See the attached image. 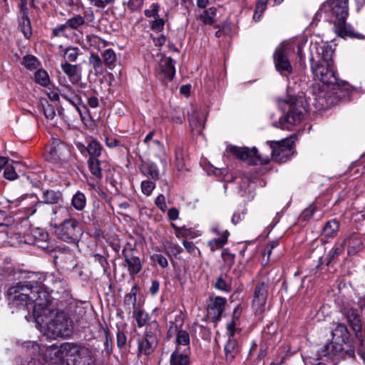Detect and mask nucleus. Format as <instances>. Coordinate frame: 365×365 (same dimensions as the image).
<instances>
[{"label":"nucleus","instance_id":"obj_1","mask_svg":"<svg viewBox=\"0 0 365 365\" xmlns=\"http://www.w3.org/2000/svg\"><path fill=\"white\" fill-rule=\"evenodd\" d=\"M32 283L24 284L21 282L11 285L8 291L9 305L11 313L23 311L28 312L24 317L30 322L41 312L42 307L49 303L50 297L46 292L35 293L32 292Z\"/></svg>","mask_w":365,"mask_h":365},{"label":"nucleus","instance_id":"obj_2","mask_svg":"<svg viewBox=\"0 0 365 365\" xmlns=\"http://www.w3.org/2000/svg\"><path fill=\"white\" fill-rule=\"evenodd\" d=\"M42 308L34 320L41 328H46L49 337L66 338L72 334L73 323L65 312L56 309L50 299L49 303Z\"/></svg>","mask_w":365,"mask_h":365},{"label":"nucleus","instance_id":"obj_3","mask_svg":"<svg viewBox=\"0 0 365 365\" xmlns=\"http://www.w3.org/2000/svg\"><path fill=\"white\" fill-rule=\"evenodd\" d=\"M72 210L60 206L53 210V223L55 232L63 241L76 243L81 238L83 231L79 222L71 217Z\"/></svg>","mask_w":365,"mask_h":365},{"label":"nucleus","instance_id":"obj_4","mask_svg":"<svg viewBox=\"0 0 365 365\" xmlns=\"http://www.w3.org/2000/svg\"><path fill=\"white\" fill-rule=\"evenodd\" d=\"M349 0H328L319 9L317 16L324 17L326 20L334 23L335 31L339 36L347 34L346 20L349 14Z\"/></svg>","mask_w":365,"mask_h":365},{"label":"nucleus","instance_id":"obj_5","mask_svg":"<svg viewBox=\"0 0 365 365\" xmlns=\"http://www.w3.org/2000/svg\"><path fill=\"white\" fill-rule=\"evenodd\" d=\"M62 351L64 363L61 365H86L91 361V351L83 343H62Z\"/></svg>","mask_w":365,"mask_h":365},{"label":"nucleus","instance_id":"obj_6","mask_svg":"<svg viewBox=\"0 0 365 365\" xmlns=\"http://www.w3.org/2000/svg\"><path fill=\"white\" fill-rule=\"evenodd\" d=\"M286 102L289 104V108L287 113L279 118V124L282 129L290 130L293 125L302 120L307 113L308 104L301 97H290Z\"/></svg>","mask_w":365,"mask_h":365},{"label":"nucleus","instance_id":"obj_7","mask_svg":"<svg viewBox=\"0 0 365 365\" xmlns=\"http://www.w3.org/2000/svg\"><path fill=\"white\" fill-rule=\"evenodd\" d=\"M161 335L160 326L156 320L148 323L145 329V336L138 341V355L149 356L158 346Z\"/></svg>","mask_w":365,"mask_h":365},{"label":"nucleus","instance_id":"obj_8","mask_svg":"<svg viewBox=\"0 0 365 365\" xmlns=\"http://www.w3.org/2000/svg\"><path fill=\"white\" fill-rule=\"evenodd\" d=\"M312 71L314 78L325 85L343 87L346 82L340 81L334 68V66L318 61L315 65L312 66Z\"/></svg>","mask_w":365,"mask_h":365},{"label":"nucleus","instance_id":"obj_9","mask_svg":"<svg viewBox=\"0 0 365 365\" xmlns=\"http://www.w3.org/2000/svg\"><path fill=\"white\" fill-rule=\"evenodd\" d=\"M227 150L238 159L247 161L251 165H266L269 162V156L259 154L255 147L250 149L247 147L231 145Z\"/></svg>","mask_w":365,"mask_h":365},{"label":"nucleus","instance_id":"obj_10","mask_svg":"<svg viewBox=\"0 0 365 365\" xmlns=\"http://www.w3.org/2000/svg\"><path fill=\"white\" fill-rule=\"evenodd\" d=\"M294 50L293 44L286 43L278 46L274 53V62L276 70L284 76H287L293 72V68L289 62V57Z\"/></svg>","mask_w":365,"mask_h":365},{"label":"nucleus","instance_id":"obj_11","mask_svg":"<svg viewBox=\"0 0 365 365\" xmlns=\"http://www.w3.org/2000/svg\"><path fill=\"white\" fill-rule=\"evenodd\" d=\"M346 354L347 351H344L342 344L331 340L318 351L317 359L336 365V362Z\"/></svg>","mask_w":365,"mask_h":365},{"label":"nucleus","instance_id":"obj_12","mask_svg":"<svg viewBox=\"0 0 365 365\" xmlns=\"http://www.w3.org/2000/svg\"><path fill=\"white\" fill-rule=\"evenodd\" d=\"M272 158L277 163L287 161L294 153V140L292 138H286L281 141H272Z\"/></svg>","mask_w":365,"mask_h":365},{"label":"nucleus","instance_id":"obj_13","mask_svg":"<svg viewBox=\"0 0 365 365\" xmlns=\"http://www.w3.org/2000/svg\"><path fill=\"white\" fill-rule=\"evenodd\" d=\"M184 324L183 317L181 314L175 316V321L170 322L168 334L175 332V344L176 348L180 349V346H185L184 351H189L190 349V335L187 331L181 329Z\"/></svg>","mask_w":365,"mask_h":365},{"label":"nucleus","instance_id":"obj_14","mask_svg":"<svg viewBox=\"0 0 365 365\" xmlns=\"http://www.w3.org/2000/svg\"><path fill=\"white\" fill-rule=\"evenodd\" d=\"M31 349H33V353L41 351L43 359L46 361L56 365H61L62 363H64V354H63L62 351V344L59 346L53 344L41 349L38 344L32 342Z\"/></svg>","mask_w":365,"mask_h":365},{"label":"nucleus","instance_id":"obj_15","mask_svg":"<svg viewBox=\"0 0 365 365\" xmlns=\"http://www.w3.org/2000/svg\"><path fill=\"white\" fill-rule=\"evenodd\" d=\"M53 257V262L58 269L67 270L73 269L77 266L75 256L68 247H58V249L54 251Z\"/></svg>","mask_w":365,"mask_h":365},{"label":"nucleus","instance_id":"obj_16","mask_svg":"<svg viewBox=\"0 0 365 365\" xmlns=\"http://www.w3.org/2000/svg\"><path fill=\"white\" fill-rule=\"evenodd\" d=\"M337 304L341 312L346 316L352 329L356 331H361V321L358 310L353 308L348 302H344L342 299H338Z\"/></svg>","mask_w":365,"mask_h":365},{"label":"nucleus","instance_id":"obj_17","mask_svg":"<svg viewBox=\"0 0 365 365\" xmlns=\"http://www.w3.org/2000/svg\"><path fill=\"white\" fill-rule=\"evenodd\" d=\"M44 285L51 292L67 296L69 287L67 282L61 276L49 274L44 279Z\"/></svg>","mask_w":365,"mask_h":365},{"label":"nucleus","instance_id":"obj_18","mask_svg":"<svg viewBox=\"0 0 365 365\" xmlns=\"http://www.w3.org/2000/svg\"><path fill=\"white\" fill-rule=\"evenodd\" d=\"M269 284L267 282H260L256 284L252 301V308L256 314H262L265 307Z\"/></svg>","mask_w":365,"mask_h":365},{"label":"nucleus","instance_id":"obj_19","mask_svg":"<svg viewBox=\"0 0 365 365\" xmlns=\"http://www.w3.org/2000/svg\"><path fill=\"white\" fill-rule=\"evenodd\" d=\"M122 255L124 258L123 266L127 268L130 276L134 277L141 271L143 266L138 257L128 253L125 249L123 250Z\"/></svg>","mask_w":365,"mask_h":365},{"label":"nucleus","instance_id":"obj_20","mask_svg":"<svg viewBox=\"0 0 365 365\" xmlns=\"http://www.w3.org/2000/svg\"><path fill=\"white\" fill-rule=\"evenodd\" d=\"M156 71L163 76L162 78L173 80L175 74V61L171 57H162Z\"/></svg>","mask_w":365,"mask_h":365},{"label":"nucleus","instance_id":"obj_21","mask_svg":"<svg viewBox=\"0 0 365 365\" xmlns=\"http://www.w3.org/2000/svg\"><path fill=\"white\" fill-rule=\"evenodd\" d=\"M226 299L222 297H215L210 299L208 304L207 312L209 315L214 321L220 319L222 314L225 309Z\"/></svg>","mask_w":365,"mask_h":365},{"label":"nucleus","instance_id":"obj_22","mask_svg":"<svg viewBox=\"0 0 365 365\" xmlns=\"http://www.w3.org/2000/svg\"><path fill=\"white\" fill-rule=\"evenodd\" d=\"M48 152L54 160H62L68 153L67 146L59 139H53Z\"/></svg>","mask_w":365,"mask_h":365},{"label":"nucleus","instance_id":"obj_23","mask_svg":"<svg viewBox=\"0 0 365 365\" xmlns=\"http://www.w3.org/2000/svg\"><path fill=\"white\" fill-rule=\"evenodd\" d=\"M227 336L228 339L224 347L225 355L227 361H232L240 353V346L237 340L234 338V336Z\"/></svg>","mask_w":365,"mask_h":365},{"label":"nucleus","instance_id":"obj_24","mask_svg":"<svg viewBox=\"0 0 365 365\" xmlns=\"http://www.w3.org/2000/svg\"><path fill=\"white\" fill-rule=\"evenodd\" d=\"M343 242L344 245H347V252L349 255H355L363 249L361 238L357 235H351Z\"/></svg>","mask_w":365,"mask_h":365},{"label":"nucleus","instance_id":"obj_25","mask_svg":"<svg viewBox=\"0 0 365 365\" xmlns=\"http://www.w3.org/2000/svg\"><path fill=\"white\" fill-rule=\"evenodd\" d=\"M180 352L178 348H176L175 351L171 354L170 359V365H189L190 359L188 353L185 351Z\"/></svg>","mask_w":365,"mask_h":365},{"label":"nucleus","instance_id":"obj_26","mask_svg":"<svg viewBox=\"0 0 365 365\" xmlns=\"http://www.w3.org/2000/svg\"><path fill=\"white\" fill-rule=\"evenodd\" d=\"M149 151L157 157L162 163H165V150L164 145L158 140H153L148 147Z\"/></svg>","mask_w":365,"mask_h":365},{"label":"nucleus","instance_id":"obj_27","mask_svg":"<svg viewBox=\"0 0 365 365\" xmlns=\"http://www.w3.org/2000/svg\"><path fill=\"white\" fill-rule=\"evenodd\" d=\"M87 163L92 176L97 180H101L103 172L100 160L98 158H89Z\"/></svg>","mask_w":365,"mask_h":365},{"label":"nucleus","instance_id":"obj_28","mask_svg":"<svg viewBox=\"0 0 365 365\" xmlns=\"http://www.w3.org/2000/svg\"><path fill=\"white\" fill-rule=\"evenodd\" d=\"M318 53L321 56V58L319 61L324 63L333 65L332 56L334 50L331 46L324 44L317 48Z\"/></svg>","mask_w":365,"mask_h":365},{"label":"nucleus","instance_id":"obj_29","mask_svg":"<svg viewBox=\"0 0 365 365\" xmlns=\"http://www.w3.org/2000/svg\"><path fill=\"white\" fill-rule=\"evenodd\" d=\"M348 330L343 324H338L332 331V340L344 343L348 339Z\"/></svg>","mask_w":365,"mask_h":365},{"label":"nucleus","instance_id":"obj_30","mask_svg":"<svg viewBox=\"0 0 365 365\" xmlns=\"http://www.w3.org/2000/svg\"><path fill=\"white\" fill-rule=\"evenodd\" d=\"M42 198L43 202L46 204H57L63 200L62 193L53 190L43 191Z\"/></svg>","mask_w":365,"mask_h":365},{"label":"nucleus","instance_id":"obj_31","mask_svg":"<svg viewBox=\"0 0 365 365\" xmlns=\"http://www.w3.org/2000/svg\"><path fill=\"white\" fill-rule=\"evenodd\" d=\"M190 125L192 129L200 130L204 127L205 120L203 115L195 108L192 113L189 115Z\"/></svg>","mask_w":365,"mask_h":365},{"label":"nucleus","instance_id":"obj_32","mask_svg":"<svg viewBox=\"0 0 365 365\" xmlns=\"http://www.w3.org/2000/svg\"><path fill=\"white\" fill-rule=\"evenodd\" d=\"M241 313V304H237L233 310L232 321L227 325V335L235 336L236 331V322L240 319Z\"/></svg>","mask_w":365,"mask_h":365},{"label":"nucleus","instance_id":"obj_33","mask_svg":"<svg viewBox=\"0 0 365 365\" xmlns=\"http://www.w3.org/2000/svg\"><path fill=\"white\" fill-rule=\"evenodd\" d=\"M229 232L226 230L222 232V236L217 239H212L207 243L210 250L213 252L217 250H220L227 243Z\"/></svg>","mask_w":365,"mask_h":365},{"label":"nucleus","instance_id":"obj_34","mask_svg":"<svg viewBox=\"0 0 365 365\" xmlns=\"http://www.w3.org/2000/svg\"><path fill=\"white\" fill-rule=\"evenodd\" d=\"M133 311V317L135 318L137 325L139 328H141L146 325L148 326V322L150 319L149 314L145 312L143 309L135 307Z\"/></svg>","mask_w":365,"mask_h":365},{"label":"nucleus","instance_id":"obj_35","mask_svg":"<svg viewBox=\"0 0 365 365\" xmlns=\"http://www.w3.org/2000/svg\"><path fill=\"white\" fill-rule=\"evenodd\" d=\"M86 150L89 158H98L101 155L103 147L98 140H93L87 145Z\"/></svg>","mask_w":365,"mask_h":365},{"label":"nucleus","instance_id":"obj_36","mask_svg":"<svg viewBox=\"0 0 365 365\" xmlns=\"http://www.w3.org/2000/svg\"><path fill=\"white\" fill-rule=\"evenodd\" d=\"M86 205V195L81 191L76 192L71 199L72 207L78 211H81L85 208Z\"/></svg>","mask_w":365,"mask_h":365},{"label":"nucleus","instance_id":"obj_37","mask_svg":"<svg viewBox=\"0 0 365 365\" xmlns=\"http://www.w3.org/2000/svg\"><path fill=\"white\" fill-rule=\"evenodd\" d=\"M217 14V9L215 7H210L208 9L204 10L200 15L199 19L205 24L212 25L215 21V16Z\"/></svg>","mask_w":365,"mask_h":365},{"label":"nucleus","instance_id":"obj_38","mask_svg":"<svg viewBox=\"0 0 365 365\" xmlns=\"http://www.w3.org/2000/svg\"><path fill=\"white\" fill-rule=\"evenodd\" d=\"M24 279L25 280L24 281H21V283H24V284H33L32 286V292H35V293H40L42 291H40L39 289V287H38V284L40 283V282L38 281L40 279L39 277H38V274H36V273H28L25 277H24Z\"/></svg>","mask_w":365,"mask_h":365},{"label":"nucleus","instance_id":"obj_39","mask_svg":"<svg viewBox=\"0 0 365 365\" xmlns=\"http://www.w3.org/2000/svg\"><path fill=\"white\" fill-rule=\"evenodd\" d=\"M339 227V223L336 220H332L327 222L324 226L323 232L325 236L332 237L336 235Z\"/></svg>","mask_w":365,"mask_h":365},{"label":"nucleus","instance_id":"obj_40","mask_svg":"<svg viewBox=\"0 0 365 365\" xmlns=\"http://www.w3.org/2000/svg\"><path fill=\"white\" fill-rule=\"evenodd\" d=\"M103 63L111 69L114 67L116 61V54L111 48H108L102 53Z\"/></svg>","mask_w":365,"mask_h":365},{"label":"nucleus","instance_id":"obj_41","mask_svg":"<svg viewBox=\"0 0 365 365\" xmlns=\"http://www.w3.org/2000/svg\"><path fill=\"white\" fill-rule=\"evenodd\" d=\"M344 247H345V245H344V242L336 243L334 245L332 249L327 254V259H328L327 264H329L331 261L338 258L341 255L343 254V252L344 251Z\"/></svg>","mask_w":365,"mask_h":365},{"label":"nucleus","instance_id":"obj_42","mask_svg":"<svg viewBox=\"0 0 365 365\" xmlns=\"http://www.w3.org/2000/svg\"><path fill=\"white\" fill-rule=\"evenodd\" d=\"M145 176L150 178L152 180L156 181L159 179V170L155 163L148 164L143 170Z\"/></svg>","mask_w":365,"mask_h":365},{"label":"nucleus","instance_id":"obj_43","mask_svg":"<svg viewBox=\"0 0 365 365\" xmlns=\"http://www.w3.org/2000/svg\"><path fill=\"white\" fill-rule=\"evenodd\" d=\"M36 82L42 86H47L50 83V78L48 73L43 69H38L34 74Z\"/></svg>","mask_w":365,"mask_h":365},{"label":"nucleus","instance_id":"obj_44","mask_svg":"<svg viewBox=\"0 0 365 365\" xmlns=\"http://www.w3.org/2000/svg\"><path fill=\"white\" fill-rule=\"evenodd\" d=\"M269 0H258L256 3L255 10L253 15V19L257 21L260 19L262 14L267 8V4Z\"/></svg>","mask_w":365,"mask_h":365},{"label":"nucleus","instance_id":"obj_45","mask_svg":"<svg viewBox=\"0 0 365 365\" xmlns=\"http://www.w3.org/2000/svg\"><path fill=\"white\" fill-rule=\"evenodd\" d=\"M80 49L78 47H68L65 49L64 57L67 61L75 62L79 56Z\"/></svg>","mask_w":365,"mask_h":365},{"label":"nucleus","instance_id":"obj_46","mask_svg":"<svg viewBox=\"0 0 365 365\" xmlns=\"http://www.w3.org/2000/svg\"><path fill=\"white\" fill-rule=\"evenodd\" d=\"M66 22L70 29H78L81 26L86 23V21L82 16L78 14L67 20Z\"/></svg>","mask_w":365,"mask_h":365},{"label":"nucleus","instance_id":"obj_47","mask_svg":"<svg viewBox=\"0 0 365 365\" xmlns=\"http://www.w3.org/2000/svg\"><path fill=\"white\" fill-rule=\"evenodd\" d=\"M171 118L175 123H182L185 119L184 110L180 107L175 108L171 113Z\"/></svg>","mask_w":365,"mask_h":365},{"label":"nucleus","instance_id":"obj_48","mask_svg":"<svg viewBox=\"0 0 365 365\" xmlns=\"http://www.w3.org/2000/svg\"><path fill=\"white\" fill-rule=\"evenodd\" d=\"M155 187V183L153 180H145L141 182V191L147 196L151 195Z\"/></svg>","mask_w":365,"mask_h":365},{"label":"nucleus","instance_id":"obj_49","mask_svg":"<svg viewBox=\"0 0 365 365\" xmlns=\"http://www.w3.org/2000/svg\"><path fill=\"white\" fill-rule=\"evenodd\" d=\"M23 64L28 69L34 70L37 68L38 66V61L35 56L29 55L24 56Z\"/></svg>","mask_w":365,"mask_h":365},{"label":"nucleus","instance_id":"obj_50","mask_svg":"<svg viewBox=\"0 0 365 365\" xmlns=\"http://www.w3.org/2000/svg\"><path fill=\"white\" fill-rule=\"evenodd\" d=\"M61 68L63 71L69 77L72 78L74 77L78 71V66L77 65H72L69 63L68 62H66L63 63H61Z\"/></svg>","mask_w":365,"mask_h":365},{"label":"nucleus","instance_id":"obj_51","mask_svg":"<svg viewBox=\"0 0 365 365\" xmlns=\"http://www.w3.org/2000/svg\"><path fill=\"white\" fill-rule=\"evenodd\" d=\"M19 1V5L18 7L19 8V12L21 14V18L24 20V23L26 21L29 23V9H28V2L27 0H18Z\"/></svg>","mask_w":365,"mask_h":365},{"label":"nucleus","instance_id":"obj_52","mask_svg":"<svg viewBox=\"0 0 365 365\" xmlns=\"http://www.w3.org/2000/svg\"><path fill=\"white\" fill-rule=\"evenodd\" d=\"M103 331L105 335V341H104V346L105 350L107 353L110 354L112 351V344H113V340H112V336L111 334L107 327H103Z\"/></svg>","mask_w":365,"mask_h":365},{"label":"nucleus","instance_id":"obj_53","mask_svg":"<svg viewBox=\"0 0 365 365\" xmlns=\"http://www.w3.org/2000/svg\"><path fill=\"white\" fill-rule=\"evenodd\" d=\"M61 96L64 99L68 101L70 103H71L73 106H74L76 107V110L81 114L79 104H80L81 100V98H80V97L78 96L75 95V94L68 96V94L64 93H61Z\"/></svg>","mask_w":365,"mask_h":365},{"label":"nucleus","instance_id":"obj_54","mask_svg":"<svg viewBox=\"0 0 365 365\" xmlns=\"http://www.w3.org/2000/svg\"><path fill=\"white\" fill-rule=\"evenodd\" d=\"M165 247L167 253L169 255H173L175 257L180 254L182 251L181 247L175 243H168V245H165Z\"/></svg>","mask_w":365,"mask_h":365},{"label":"nucleus","instance_id":"obj_55","mask_svg":"<svg viewBox=\"0 0 365 365\" xmlns=\"http://www.w3.org/2000/svg\"><path fill=\"white\" fill-rule=\"evenodd\" d=\"M215 287L216 289L225 292H229L231 290L230 283L227 282L222 277L217 278Z\"/></svg>","mask_w":365,"mask_h":365},{"label":"nucleus","instance_id":"obj_56","mask_svg":"<svg viewBox=\"0 0 365 365\" xmlns=\"http://www.w3.org/2000/svg\"><path fill=\"white\" fill-rule=\"evenodd\" d=\"M222 258L225 264V266L230 268L235 263V255L230 253L227 250H225L221 254Z\"/></svg>","mask_w":365,"mask_h":365},{"label":"nucleus","instance_id":"obj_57","mask_svg":"<svg viewBox=\"0 0 365 365\" xmlns=\"http://www.w3.org/2000/svg\"><path fill=\"white\" fill-rule=\"evenodd\" d=\"M89 64L93 67V68L96 71H98L102 66V60L100 56L96 54L92 53L88 59Z\"/></svg>","mask_w":365,"mask_h":365},{"label":"nucleus","instance_id":"obj_58","mask_svg":"<svg viewBox=\"0 0 365 365\" xmlns=\"http://www.w3.org/2000/svg\"><path fill=\"white\" fill-rule=\"evenodd\" d=\"M126 341H127V336L125 335V331L123 330L118 329V331L116 333L117 346L121 349L125 345Z\"/></svg>","mask_w":365,"mask_h":365},{"label":"nucleus","instance_id":"obj_59","mask_svg":"<svg viewBox=\"0 0 365 365\" xmlns=\"http://www.w3.org/2000/svg\"><path fill=\"white\" fill-rule=\"evenodd\" d=\"M137 286H134L130 293L125 295L124 302L125 303H130L131 302L133 305V308L136 306V291H137Z\"/></svg>","mask_w":365,"mask_h":365},{"label":"nucleus","instance_id":"obj_60","mask_svg":"<svg viewBox=\"0 0 365 365\" xmlns=\"http://www.w3.org/2000/svg\"><path fill=\"white\" fill-rule=\"evenodd\" d=\"M4 176L7 180H14L17 178L18 175L15 170V168L12 165H10L6 167L4 172Z\"/></svg>","mask_w":365,"mask_h":365},{"label":"nucleus","instance_id":"obj_61","mask_svg":"<svg viewBox=\"0 0 365 365\" xmlns=\"http://www.w3.org/2000/svg\"><path fill=\"white\" fill-rule=\"evenodd\" d=\"M43 114L47 120H53L56 117V111L53 106L48 103L43 106Z\"/></svg>","mask_w":365,"mask_h":365},{"label":"nucleus","instance_id":"obj_62","mask_svg":"<svg viewBox=\"0 0 365 365\" xmlns=\"http://www.w3.org/2000/svg\"><path fill=\"white\" fill-rule=\"evenodd\" d=\"M155 204L158 207V209L163 212H165L166 211L167 204L165 197L163 195L160 194L157 196V197L155 200Z\"/></svg>","mask_w":365,"mask_h":365},{"label":"nucleus","instance_id":"obj_63","mask_svg":"<svg viewBox=\"0 0 365 365\" xmlns=\"http://www.w3.org/2000/svg\"><path fill=\"white\" fill-rule=\"evenodd\" d=\"M153 262H157L161 267L165 268L168 266L167 259L160 254H155L151 257Z\"/></svg>","mask_w":365,"mask_h":365},{"label":"nucleus","instance_id":"obj_64","mask_svg":"<svg viewBox=\"0 0 365 365\" xmlns=\"http://www.w3.org/2000/svg\"><path fill=\"white\" fill-rule=\"evenodd\" d=\"M165 21L163 19L159 18V16L155 17L152 21L151 29L155 31H161L164 28Z\"/></svg>","mask_w":365,"mask_h":365}]
</instances>
